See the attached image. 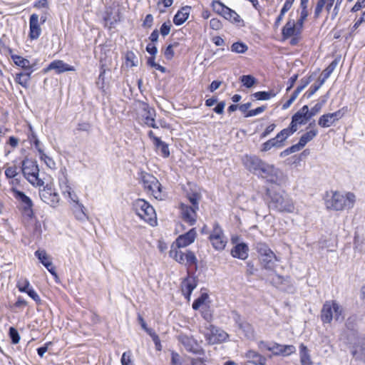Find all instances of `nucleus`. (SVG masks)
Segmentation results:
<instances>
[{"label": "nucleus", "instance_id": "1", "mask_svg": "<svg viewBox=\"0 0 365 365\" xmlns=\"http://www.w3.org/2000/svg\"><path fill=\"white\" fill-rule=\"evenodd\" d=\"M346 329L341 334L340 339L343 340L345 343L352 346V354L363 360L359 354H354L355 348L361 344V341L365 339V337L360 336L355 318L349 317L345 323Z\"/></svg>", "mask_w": 365, "mask_h": 365}, {"label": "nucleus", "instance_id": "2", "mask_svg": "<svg viewBox=\"0 0 365 365\" xmlns=\"http://www.w3.org/2000/svg\"><path fill=\"white\" fill-rule=\"evenodd\" d=\"M355 202V195L351 192L344 195L339 192H331L327 194L325 199L326 206L328 209L342 210L346 207H352Z\"/></svg>", "mask_w": 365, "mask_h": 365}, {"label": "nucleus", "instance_id": "3", "mask_svg": "<svg viewBox=\"0 0 365 365\" xmlns=\"http://www.w3.org/2000/svg\"><path fill=\"white\" fill-rule=\"evenodd\" d=\"M257 175L267 182L279 186L284 185L287 182V175L274 165L264 162Z\"/></svg>", "mask_w": 365, "mask_h": 365}, {"label": "nucleus", "instance_id": "4", "mask_svg": "<svg viewBox=\"0 0 365 365\" xmlns=\"http://www.w3.org/2000/svg\"><path fill=\"white\" fill-rule=\"evenodd\" d=\"M345 315L343 307L336 301H327L321 311V320L324 324H330L333 319L341 322Z\"/></svg>", "mask_w": 365, "mask_h": 365}, {"label": "nucleus", "instance_id": "5", "mask_svg": "<svg viewBox=\"0 0 365 365\" xmlns=\"http://www.w3.org/2000/svg\"><path fill=\"white\" fill-rule=\"evenodd\" d=\"M136 215L151 226L157 225L156 212L153 207L143 199H137L133 203Z\"/></svg>", "mask_w": 365, "mask_h": 365}, {"label": "nucleus", "instance_id": "6", "mask_svg": "<svg viewBox=\"0 0 365 365\" xmlns=\"http://www.w3.org/2000/svg\"><path fill=\"white\" fill-rule=\"evenodd\" d=\"M269 207L282 212L292 213L295 210L292 198L285 192L269 193Z\"/></svg>", "mask_w": 365, "mask_h": 365}, {"label": "nucleus", "instance_id": "7", "mask_svg": "<svg viewBox=\"0 0 365 365\" xmlns=\"http://www.w3.org/2000/svg\"><path fill=\"white\" fill-rule=\"evenodd\" d=\"M200 195L198 193H192L188 195V200L191 205L182 203L180 205L181 215L184 221L192 225L196 222L197 214L198 210V204Z\"/></svg>", "mask_w": 365, "mask_h": 365}, {"label": "nucleus", "instance_id": "8", "mask_svg": "<svg viewBox=\"0 0 365 365\" xmlns=\"http://www.w3.org/2000/svg\"><path fill=\"white\" fill-rule=\"evenodd\" d=\"M21 170L25 178L34 186L43 185V181L38 177L39 169L35 162L28 159L23 160Z\"/></svg>", "mask_w": 365, "mask_h": 365}, {"label": "nucleus", "instance_id": "9", "mask_svg": "<svg viewBox=\"0 0 365 365\" xmlns=\"http://www.w3.org/2000/svg\"><path fill=\"white\" fill-rule=\"evenodd\" d=\"M200 331L204 334L206 341L210 344L223 342L228 337V334L225 331L210 324H205Z\"/></svg>", "mask_w": 365, "mask_h": 365}, {"label": "nucleus", "instance_id": "10", "mask_svg": "<svg viewBox=\"0 0 365 365\" xmlns=\"http://www.w3.org/2000/svg\"><path fill=\"white\" fill-rule=\"evenodd\" d=\"M10 192L14 197L17 200L22 207L24 215L29 217H31L34 215L33 202L29 197L26 195L23 192L18 190L16 187L10 188Z\"/></svg>", "mask_w": 365, "mask_h": 365}, {"label": "nucleus", "instance_id": "11", "mask_svg": "<svg viewBox=\"0 0 365 365\" xmlns=\"http://www.w3.org/2000/svg\"><path fill=\"white\" fill-rule=\"evenodd\" d=\"M209 239L212 247L216 250H223L227 242L222 230L217 224L214 225L213 230L209 237Z\"/></svg>", "mask_w": 365, "mask_h": 365}, {"label": "nucleus", "instance_id": "12", "mask_svg": "<svg viewBox=\"0 0 365 365\" xmlns=\"http://www.w3.org/2000/svg\"><path fill=\"white\" fill-rule=\"evenodd\" d=\"M170 256L175 259L178 263L192 266L196 264L197 259L195 254L191 251H187L185 253L177 249H171Z\"/></svg>", "mask_w": 365, "mask_h": 365}, {"label": "nucleus", "instance_id": "13", "mask_svg": "<svg viewBox=\"0 0 365 365\" xmlns=\"http://www.w3.org/2000/svg\"><path fill=\"white\" fill-rule=\"evenodd\" d=\"M39 196L42 201L53 207L58 206L60 197L55 188L51 185H46L39 191Z\"/></svg>", "mask_w": 365, "mask_h": 365}, {"label": "nucleus", "instance_id": "14", "mask_svg": "<svg viewBox=\"0 0 365 365\" xmlns=\"http://www.w3.org/2000/svg\"><path fill=\"white\" fill-rule=\"evenodd\" d=\"M179 341L187 351L198 355L204 354V350L192 336L182 334L180 335Z\"/></svg>", "mask_w": 365, "mask_h": 365}, {"label": "nucleus", "instance_id": "15", "mask_svg": "<svg viewBox=\"0 0 365 365\" xmlns=\"http://www.w3.org/2000/svg\"><path fill=\"white\" fill-rule=\"evenodd\" d=\"M311 118L309 115L308 106H304L299 110L293 115L290 126L295 132L299 125H304Z\"/></svg>", "mask_w": 365, "mask_h": 365}, {"label": "nucleus", "instance_id": "16", "mask_svg": "<svg viewBox=\"0 0 365 365\" xmlns=\"http://www.w3.org/2000/svg\"><path fill=\"white\" fill-rule=\"evenodd\" d=\"M344 113L341 110L334 113L324 114L319 118L318 124L322 128L330 127L335 122L341 119Z\"/></svg>", "mask_w": 365, "mask_h": 365}, {"label": "nucleus", "instance_id": "17", "mask_svg": "<svg viewBox=\"0 0 365 365\" xmlns=\"http://www.w3.org/2000/svg\"><path fill=\"white\" fill-rule=\"evenodd\" d=\"M264 161L255 155H246L243 158V163L247 169L257 175Z\"/></svg>", "mask_w": 365, "mask_h": 365}, {"label": "nucleus", "instance_id": "18", "mask_svg": "<svg viewBox=\"0 0 365 365\" xmlns=\"http://www.w3.org/2000/svg\"><path fill=\"white\" fill-rule=\"evenodd\" d=\"M269 351L272 352L274 356H288L296 351V348L293 345H284L275 342H272V347Z\"/></svg>", "mask_w": 365, "mask_h": 365}, {"label": "nucleus", "instance_id": "19", "mask_svg": "<svg viewBox=\"0 0 365 365\" xmlns=\"http://www.w3.org/2000/svg\"><path fill=\"white\" fill-rule=\"evenodd\" d=\"M41 34V24L39 23V16L36 14H33L29 18V36L31 40H36Z\"/></svg>", "mask_w": 365, "mask_h": 365}, {"label": "nucleus", "instance_id": "20", "mask_svg": "<svg viewBox=\"0 0 365 365\" xmlns=\"http://www.w3.org/2000/svg\"><path fill=\"white\" fill-rule=\"evenodd\" d=\"M318 133L316 129L311 130L303 134L298 143L293 145L289 148L290 153H295L303 148L307 143L311 141Z\"/></svg>", "mask_w": 365, "mask_h": 365}, {"label": "nucleus", "instance_id": "21", "mask_svg": "<svg viewBox=\"0 0 365 365\" xmlns=\"http://www.w3.org/2000/svg\"><path fill=\"white\" fill-rule=\"evenodd\" d=\"M11 57L14 64L18 67L24 69V71L34 72L38 68L36 66V61L31 63L27 58H25L19 55H11Z\"/></svg>", "mask_w": 365, "mask_h": 365}, {"label": "nucleus", "instance_id": "22", "mask_svg": "<svg viewBox=\"0 0 365 365\" xmlns=\"http://www.w3.org/2000/svg\"><path fill=\"white\" fill-rule=\"evenodd\" d=\"M35 256L38 259L41 263L48 269L53 276L57 277L55 267L51 260L50 257L43 250H38L35 252Z\"/></svg>", "mask_w": 365, "mask_h": 365}, {"label": "nucleus", "instance_id": "23", "mask_svg": "<svg viewBox=\"0 0 365 365\" xmlns=\"http://www.w3.org/2000/svg\"><path fill=\"white\" fill-rule=\"evenodd\" d=\"M196 287L197 281L193 277L188 276L182 282L181 290L182 294L188 301L190 299V295L192 291L195 289Z\"/></svg>", "mask_w": 365, "mask_h": 365}, {"label": "nucleus", "instance_id": "24", "mask_svg": "<svg viewBox=\"0 0 365 365\" xmlns=\"http://www.w3.org/2000/svg\"><path fill=\"white\" fill-rule=\"evenodd\" d=\"M196 235L195 229L192 228L185 234L180 235L175 241L177 247H185L190 245L195 241Z\"/></svg>", "mask_w": 365, "mask_h": 365}, {"label": "nucleus", "instance_id": "25", "mask_svg": "<svg viewBox=\"0 0 365 365\" xmlns=\"http://www.w3.org/2000/svg\"><path fill=\"white\" fill-rule=\"evenodd\" d=\"M302 32V29L297 26L294 20H289L287 22L282 29V36L284 38L292 36H297Z\"/></svg>", "mask_w": 365, "mask_h": 365}, {"label": "nucleus", "instance_id": "26", "mask_svg": "<svg viewBox=\"0 0 365 365\" xmlns=\"http://www.w3.org/2000/svg\"><path fill=\"white\" fill-rule=\"evenodd\" d=\"M50 70H54L56 73H61L66 71H73L75 68L61 60H55L48 65L46 71Z\"/></svg>", "mask_w": 365, "mask_h": 365}, {"label": "nucleus", "instance_id": "27", "mask_svg": "<svg viewBox=\"0 0 365 365\" xmlns=\"http://www.w3.org/2000/svg\"><path fill=\"white\" fill-rule=\"evenodd\" d=\"M249 247L247 244L242 242L234 246L231 250V255L242 260H245L248 257Z\"/></svg>", "mask_w": 365, "mask_h": 365}, {"label": "nucleus", "instance_id": "28", "mask_svg": "<svg viewBox=\"0 0 365 365\" xmlns=\"http://www.w3.org/2000/svg\"><path fill=\"white\" fill-rule=\"evenodd\" d=\"M235 322L240 329L242 331L245 336L247 339H252L255 336V331L252 326L246 321L242 320L240 316L237 315L235 318Z\"/></svg>", "mask_w": 365, "mask_h": 365}, {"label": "nucleus", "instance_id": "29", "mask_svg": "<svg viewBox=\"0 0 365 365\" xmlns=\"http://www.w3.org/2000/svg\"><path fill=\"white\" fill-rule=\"evenodd\" d=\"M84 205L79 202L77 204L72 205V211L76 219L81 222H86L88 220V216L85 212Z\"/></svg>", "mask_w": 365, "mask_h": 365}, {"label": "nucleus", "instance_id": "30", "mask_svg": "<svg viewBox=\"0 0 365 365\" xmlns=\"http://www.w3.org/2000/svg\"><path fill=\"white\" fill-rule=\"evenodd\" d=\"M139 176L145 190L152 188L157 183V178L148 173L140 172Z\"/></svg>", "mask_w": 365, "mask_h": 365}, {"label": "nucleus", "instance_id": "31", "mask_svg": "<svg viewBox=\"0 0 365 365\" xmlns=\"http://www.w3.org/2000/svg\"><path fill=\"white\" fill-rule=\"evenodd\" d=\"M139 176L145 190L152 188L157 183V178L148 173L140 172Z\"/></svg>", "mask_w": 365, "mask_h": 365}, {"label": "nucleus", "instance_id": "32", "mask_svg": "<svg viewBox=\"0 0 365 365\" xmlns=\"http://www.w3.org/2000/svg\"><path fill=\"white\" fill-rule=\"evenodd\" d=\"M190 8L188 6L182 7L174 16L173 23L176 26L182 25L189 17Z\"/></svg>", "mask_w": 365, "mask_h": 365}, {"label": "nucleus", "instance_id": "33", "mask_svg": "<svg viewBox=\"0 0 365 365\" xmlns=\"http://www.w3.org/2000/svg\"><path fill=\"white\" fill-rule=\"evenodd\" d=\"M334 1L335 0H319L314 10V17L318 18L320 16L324 7L327 12H329L334 5Z\"/></svg>", "mask_w": 365, "mask_h": 365}, {"label": "nucleus", "instance_id": "34", "mask_svg": "<svg viewBox=\"0 0 365 365\" xmlns=\"http://www.w3.org/2000/svg\"><path fill=\"white\" fill-rule=\"evenodd\" d=\"M33 72L24 71L16 74L15 81L23 88H27L29 86L31 76Z\"/></svg>", "mask_w": 365, "mask_h": 365}, {"label": "nucleus", "instance_id": "35", "mask_svg": "<svg viewBox=\"0 0 365 365\" xmlns=\"http://www.w3.org/2000/svg\"><path fill=\"white\" fill-rule=\"evenodd\" d=\"M154 145L160 155L165 158L170 156V150L168 144L162 141L159 138H154Z\"/></svg>", "mask_w": 365, "mask_h": 365}, {"label": "nucleus", "instance_id": "36", "mask_svg": "<svg viewBox=\"0 0 365 365\" xmlns=\"http://www.w3.org/2000/svg\"><path fill=\"white\" fill-rule=\"evenodd\" d=\"M246 357L250 363L255 365H264L266 362V359L264 356L253 350L248 351L246 354Z\"/></svg>", "mask_w": 365, "mask_h": 365}, {"label": "nucleus", "instance_id": "37", "mask_svg": "<svg viewBox=\"0 0 365 365\" xmlns=\"http://www.w3.org/2000/svg\"><path fill=\"white\" fill-rule=\"evenodd\" d=\"M62 194L65 197L68 198L69 202L73 204L79 203L78 197L72 190L71 187L65 182V185L61 187Z\"/></svg>", "mask_w": 365, "mask_h": 365}, {"label": "nucleus", "instance_id": "38", "mask_svg": "<svg viewBox=\"0 0 365 365\" xmlns=\"http://www.w3.org/2000/svg\"><path fill=\"white\" fill-rule=\"evenodd\" d=\"M260 257L262 264L267 269H272L274 267L275 261H277V257L273 252Z\"/></svg>", "mask_w": 365, "mask_h": 365}, {"label": "nucleus", "instance_id": "39", "mask_svg": "<svg viewBox=\"0 0 365 365\" xmlns=\"http://www.w3.org/2000/svg\"><path fill=\"white\" fill-rule=\"evenodd\" d=\"M147 192H148L150 195H152L155 199L162 200H163L166 194L163 190V187L157 179V183L155 185L152 186V188H149Z\"/></svg>", "mask_w": 365, "mask_h": 365}, {"label": "nucleus", "instance_id": "40", "mask_svg": "<svg viewBox=\"0 0 365 365\" xmlns=\"http://www.w3.org/2000/svg\"><path fill=\"white\" fill-rule=\"evenodd\" d=\"M299 355L302 365H312L309 350L303 344L299 346Z\"/></svg>", "mask_w": 365, "mask_h": 365}, {"label": "nucleus", "instance_id": "41", "mask_svg": "<svg viewBox=\"0 0 365 365\" xmlns=\"http://www.w3.org/2000/svg\"><path fill=\"white\" fill-rule=\"evenodd\" d=\"M295 131L292 130L291 126L281 130L274 139L277 140V143L279 147H282V143L290 135H292Z\"/></svg>", "mask_w": 365, "mask_h": 365}, {"label": "nucleus", "instance_id": "42", "mask_svg": "<svg viewBox=\"0 0 365 365\" xmlns=\"http://www.w3.org/2000/svg\"><path fill=\"white\" fill-rule=\"evenodd\" d=\"M145 110L147 112L146 116H145V123L151 128H158V126L156 125L155 122V110L149 107H146Z\"/></svg>", "mask_w": 365, "mask_h": 365}, {"label": "nucleus", "instance_id": "43", "mask_svg": "<svg viewBox=\"0 0 365 365\" xmlns=\"http://www.w3.org/2000/svg\"><path fill=\"white\" fill-rule=\"evenodd\" d=\"M225 19L235 24L241 22L240 16L230 8L225 9V12L222 16Z\"/></svg>", "mask_w": 365, "mask_h": 365}, {"label": "nucleus", "instance_id": "44", "mask_svg": "<svg viewBox=\"0 0 365 365\" xmlns=\"http://www.w3.org/2000/svg\"><path fill=\"white\" fill-rule=\"evenodd\" d=\"M230 50L236 53H245L248 50V46L245 43L238 41L232 44Z\"/></svg>", "mask_w": 365, "mask_h": 365}, {"label": "nucleus", "instance_id": "45", "mask_svg": "<svg viewBox=\"0 0 365 365\" xmlns=\"http://www.w3.org/2000/svg\"><path fill=\"white\" fill-rule=\"evenodd\" d=\"M276 96L273 91H258L253 94V96L259 101H266Z\"/></svg>", "mask_w": 365, "mask_h": 365}, {"label": "nucleus", "instance_id": "46", "mask_svg": "<svg viewBox=\"0 0 365 365\" xmlns=\"http://www.w3.org/2000/svg\"><path fill=\"white\" fill-rule=\"evenodd\" d=\"M16 287L19 292L24 293L31 287L29 279L24 277L18 279Z\"/></svg>", "mask_w": 365, "mask_h": 365}, {"label": "nucleus", "instance_id": "47", "mask_svg": "<svg viewBox=\"0 0 365 365\" xmlns=\"http://www.w3.org/2000/svg\"><path fill=\"white\" fill-rule=\"evenodd\" d=\"M257 252L261 256L266 255L268 253L272 252V251L269 248V247L263 242H257L255 246Z\"/></svg>", "mask_w": 365, "mask_h": 365}, {"label": "nucleus", "instance_id": "48", "mask_svg": "<svg viewBox=\"0 0 365 365\" xmlns=\"http://www.w3.org/2000/svg\"><path fill=\"white\" fill-rule=\"evenodd\" d=\"M212 6L213 10L221 16H223L225 12V9L228 8L219 1H213Z\"/></svg>", "mask_w": 365, "mask_h": 365}, {"label": "nucleus", "instance_id": "49", "mask_svg": "<svg viewBox=\"0 0 365 365\" xmlns=\"http://www.w3.org/2000/svg\"><path fill=\"white\" fill-rule=\"evenodd\" d=\"M338 61L337 60H334L322 72V76L324 78H328L332 72L334 71L336 67L337 66Z\"/></svg>", "mask_w": 365, "mask_h": 365}, {"label": "nucleus", "instance_id": "50", "mask_svg": "<svg viewBox=\"0 0 365 365\" xmlns=\"http://www.w3.org/2000/svg\"><path fill=\"white\" fill-rule=\"evenodd\" d=\"M241 82L244 86L247 88H251L255 83L256 80L252 76L244 75L241 76Z\"/></svg>", "mask_w": 365, "mask_h": 365}, {"label": "nucleus", "instance_id": "51", "mask_svg": "<svg viewBox=\"0 0 365 365\" xmlns=\"http://www.w3.org/2000/svg\"><path fill=\"white\" fill-rule=\"evenodd\" d=\"M39 158L41 160L43 161L46 166L48 167L49 168L52 169L55 168L56 163L54 162V160L48 155H47L44 152L39 155Z\"/></svg>", "mask_w": 365, "mask_h": 365}, {"label": "nucleus", "instance_id": "52", "mask_svg": "<svg viewBox=\"0 0 365 365\" xmlns=\"http://www.w3.org/2000/svg\"><path fill=\"white\" fill-rule=\"evenodd\" d=\"M277 140L272 138L267 142L264 143L262 145L261 150L263 152H266L272 148L277 147L279 148L278 143H277Z\"/></svg>", "mask_w": 365, "mask_h": 365}, {"label": "nucleus", "instance_id": "53", "mask_svg": "<svg viewBox=\"0 0 365 365\" xmlns=\"http://www.w3.org/2000/svg\"><path fill=\"white\" fill-rule=\"evenodd\" d=\"M208 298V294L206 293H202L200 297L194 301L192 303V309L195 310H197L202 304L205 303L206 299Z\"/></svg>", "mask_w": 365, "mask_h": 365}, {"label": "nucleus", "instance_id": "54", "mask_svg": "<svg viewBox=\"0 0 365 365\" xmlns=\"http://www.w3.org/2000/svg\"><path fill=\"white\" fill-rule=\"evenodd\" d=\"M19 175V168L16 165L9 166L5 170V175L7 178H14Z\"/></svg>", "mask_w": 365, "mask_h": 365}, {"label": "nucleus", "instance_id": "55", "mask_svg": "<svg viewBox=\"0 0 365 365\" xmlns=\"http://www.w3.org/2000/svg\"><path fill=\"white\" fill-rule=\"evenodd\" d=\"M122 365H134L132 360V352L130 351H125L120 359Z\"/></svg>", "mask_w": 365, "mask_h": 365}, {"label": "nucleus", "instance_id": "56", "mask_svg": "<svg viewBox=\"0 0 365 365\" xmlns=\"http://www.w3.org/2000/svg\"><path fill=\"white\" fill-rule=\"evenodd\" d=\"M326 103V100H323L321 102H319L314 105V107L309 110V115L311 118L314 116L317 113H318L322 108L323 106Z\"/></svg>", "mask_w": 365, "mask_h": 365}, {"label": "nucleus", "instance_id": "57", "mask_svg": "<svg viewBox=\"0 0 365 365\" xmlns=\"http://www.w3.org/2000/svg\"><path fill=\"white\" fill-rule=\"evenodd\" d=\"M9 334L13 344H16L19 342L20 336L18 331L14 327L9 328Z\"/></svg>", "mask_w": 365, "mask_h": 365}, {"label": "nucleus", "instance_id": "58", "mask_svg": "<svg viewBox=\"0 0 365 365\" xmlns=\"http://www.w3.org/2000/svg\"><path fill=\"white\" fill-rule=\"evenodd\" d=\"M354 353L359 354L365 361V339L361 341V344L355 348Z\"/></svg>", "mask_w": 365, "mask_h": 365}, {"label": "nucleus", "instance_id": "59", "mask_svg": "<svg viewBox=\"0 0 365 365\" xmlns=\"http://www.w3.org/2000/svg\"><path fill=\"white\" fill-rule=\"evenodd\" d=\"M265 109H266V106H259L255 109L250 110L246 115V117H252V116L257 115L262 113V112H264L265 110Z\"/></svg>", "mask_w": 365, "mask_h": 365}, {"label": "nucleus", "instance_id": "60", "mask_svg": "<svg viewBox=\"0 0 365 365\" xmlns=\"http://www.w3.org/2000/svg\"><path fill=\"white\" fill-rule=\"evenodd\" d=\"M308 11H301L300 17L296 23L297 26L302 30L304 22L308 16Z\"/></svg>", "mask_w": 365, "mask_h": 365}, {"label": "nucleus", "instance_id": "61", "mask_svg": "<svg viewBox=\"0 0 365 365\" xmlns=\"http://www.w3.org/2000/svg\"><path fill=\"white\" fill-rule=\"evenodd\" d=\"M25 293H26L36 302L38 303L41 302L40 297L36 293V292L33 289L32 287L29 289H28L27 292H26Z\"/></svg>", "mask_w": 365, "mask_h": 365}, {"label": "nucleus", "instance_id": "62", "mask_svg": "<svg viewBox=\"0 0 365 365\" xmlns=\"http://www.w3.org/2000/svg\"><path fill=\"white\" fill-rule=\"evenodd\" d=\"M170 26H171V25L169 21L163 23L160 27L161 35L163 36L168 35V34L170 31Z\"/></svg>", "mask_w": 365, "mask_h": 365}, {"label": "nucleus", "instance_id": "63", "mask_svg": "<svg viewBox=\"0 0 365 365\" xmlns=\"http://www.w3.org/2000/svg\"><path fill=\"white\" fill-rule=\"evenodd\" d=\"M210 26L213 30H219L222 27V24L218 19L214 18L210 21Z\"/></svg>", "mask_w": 365, "mask_h": 365}, {"label": "nucleus", "instance_id": "64", "mask_svg": "<svg viewBox=\"0 0 365 365\" xmlns=\"http://www.w3.org/2000/svg\"><path fill=\"white\" fill-rule=\"evenodd\" d=\"M34 6L36 9H48V2L47 0H37Z\"/></svg>", "mask_w": 365, "mask_h": 365}]
</instances>
